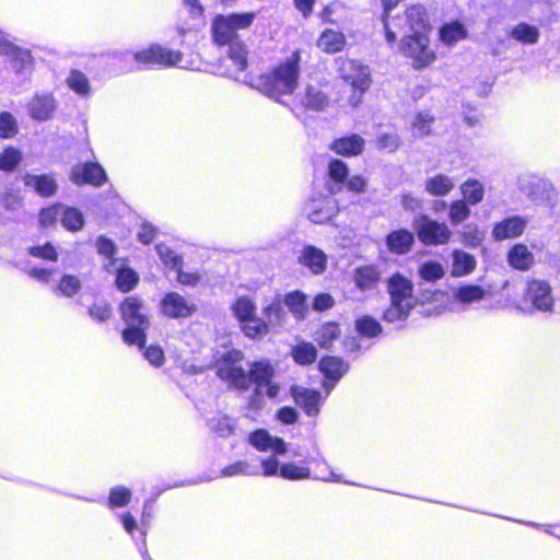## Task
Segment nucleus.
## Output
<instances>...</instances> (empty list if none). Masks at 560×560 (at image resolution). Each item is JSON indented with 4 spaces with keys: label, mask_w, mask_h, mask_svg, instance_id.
<instances>
[{
    "label": "nucleus",
    "mask_w": 560,
    "mask_h": 560,
    "mask_svg": "<svg viewBox=\"0 0 560 560\" xmlns=\"http://www.w3.org/2000/svg\"><path fill=\"white\" fill-rule=\"evenodd\" d=\"M448 208V218L453 224H459L470 215L468 203L462 199L452 201Z\"/></svg>",
    "instance_id": "57"
},
{
    "label": "nucleus",
    "mask_w": 560,
    "mask_h": 560,
    "mask_svg": "<svg viewBox=\"0 0 560 560\" xmlns=\"http://www.w3.org/2000/svg\"><path fill=\"white\" fill-rule=\"evenodd\" d=\"M338 71L340 78L353 88L350 103L358 105L361 101V95L369 90L371 84L369 67L352 59H339Z\"/></svg>",
    "instance_id": "5"
},
{
    "label": "nucleus",
    "mask_w": 560,
    "mask_h": 560,
    "mask_svg": "<svg viewBox=\"0 0 560 560\" xmlns=\"http://www.w3.org/2000/svg\"><path fill=\"white\" fill-rule=\"evenodd\" d=\"M88 314L97 323H104L112 318L113 308L107 302H94L88 308Z\"/></svg>",
    "instance_id": "58"
},
{
    "label": "nucleus",
    "mask_w": 560,
    "mask_h": 560,
    "mask_svg": "<svg viewBox=\"0 0 560 560\" xmlns=\"http://www.w3.org/2000/svg\"><path fill=\"white\" fill-rule=\"evenodd\" d=\"M341 336V327L338 322L328 320L320 324L313 332V339L319 348L329 350Z\"/></svg>",
    "instance_id": "21"
},
{
    "label": "nucleus",
    "mask_w": 560,
    "mask_h": 560,
    "mask_svg": "<svg viewBox=\"0 0 560 560\" xmlns=\"http://www.w3.org/2000/svg\"><path fill=\"white\" fill-rule=\"evenodd\" d=\"M508 261L514 269L527 271L534 265L535 258L525 244L518 243L509 250Z\"/></svg>",
    "instance_id": "29"
},
{
    "label": "nucleus",
    "mask_w": 560,
    "mask_h": 560,
    "mask_svg": "<svg viewBox=\"0 0 560 560\" xmlns=\"http://www.w3.org/2000/svg\"><path fill=\"white\" fill-rule=\"evenodd\" d=\"M231 310L240 324L241 331L248 339H261L270 332L269 323L256 315L257 306L249 296L236 298Z\"/></svg>",
    "instance_id": "3"
},
{
    "label": "nucleus",
    "mask_w": 560,
    "mask_h": 560,
    "mask_svg": "<svg viewBox=\"0 0 560 560\" xmlns=\"http://www.w3.org/2000/svg\"><path fill=\"white\" fill-rule=\"evenodd\" d=\"M459 237L464 246L469 248H477L483 241V233L477 225L467 224L460 232Z\"/></svg>",
    "instance_id": "53"
},
{
    "label": "nucleus",
    "mask_w": 560,
    "mask_h": 560,
    "mask_svg": "<svg viewBox=\"0 0 560 560\" xmlns=\"http://www.w3.org/2000/svg\"><path fill=\"white\" fill-rule=\"evenodd\" d=\"M0 205L5 211H15L22 206V197L19 191L8 189L1 195Z\"/></svg>",
    "instance_id": "63"
},
{
    "label": "nucleus",
    "mask_w": 560,
    "mask_h": 560,
    "mask_svg": "<svg viewBox=\"0 0 560 560\" xmlns=\"http://www.w3.org/2000/svg\"><path fill=\"white\" fill-rule=\"evenodd\" d=\"M355 287L361 291L375 289L381 281V271L375 265L359 266L352 273Z\"/></svg>",
    "instance_id": "22"
},
{
    "label": "nucleus",
    "mask_w": 560,
    "mask_h": 560,
    "mask_svg": "<svg viewBox=\"0 0 560 560\" xmlns=\"http://www.w3.org/2000/svg\"><path fill=\"white\" fill-rule=\"evenodd\" d=\"M82 284L80 279L70 273H65L60 277L58 283L54 288V292L57 295L73 298L81 290Z\"/></svg>",
    "instance_id": "43"
},
{
    "label": "nucleus",
    "mask_w": 560,
    "mask_h": 560,
    "mask_svg": "<svg viewBox=\"0 0 560 560\" xmlns=\"http://www.w3.org/2000/svg\"><path fill=\"white\" fill-rule=\"evenodd\" d=\"M67 85L78 95L88 96L91 92V85L88 77L78 70H72L67 80Z\"/></svg>",
    "instance_id": "49"
},
{
    "label": "nucleus",
    "mask_w": 560,
    "mask_h": 560,
    "mask_svg": "<svg viewBox=\"0 0 560 560\" xmlns=\"http://www.w3.org/2000/svg\"><path fill=\"white\" fill-rule=\"evenodd\" d=\"M308 463L314 467L312 470V479L326 482H340L342 480L341 476L335 474L323 457L311 458Z\"/></svg>",
    "instance_id": "41"
},
{
    "label": "nucleus",
    "mask_w": 560,
    "mask_h": 560,
    "mask_svg": "<svg viewBox=\"0 0 560 560\" xmlns=\"http://www.w3.org/2000/svg\"><path fill=\"white\" fill-rule=\"evenodd\" d=\"M140 282L138 272L127 265H121L115 271L114 284L121 293H129L133 291Z\"/></svg>",
    "instance_id": "30"
},
{
    "label": "nucleus",
    "mask_w": 560,
    "mask_h": 560,
    "mask_svg": "<svg viewBox=\"0 0 560 560\" xmlns=\"http://www.w3.org/2000/svg\"><path fill=\"white\" fill-rule=\"evenodd\" d=\"M16 133V120L9 113L0 115V138H12Z\"/></svg>",
    "instance_id": "64"
},
{
    "label": "nucleus",
    "mask_w": 560,
    "mask_h": 560,
    "mask_svg": "<svg viewBox=\"0 0 560 560\" xmlns=\"http://www.w3.org/2000/svg\"><path fill=\"white\" fill-rule=\"evenodd\" d=\"M62 208L63 205L59 202L42 208L38 212L39 226L44 230L55 228L61 221Z\"/></svg>",
    "instance_id": "42"
},
{
    "label": "nucleus",
    "mask_w": 560,
    "mask_h": 560,
    "mask_svg": "<svg viewBox=\"0 0 560 560\" xmlns=\"http://www.w3.org/2000/svg\"><path fill=\"white\" fill-rule=\"evenodd\" d=\"M522 300L525 304L544 313H551L555 308L552 287L545 279L528 278L525 282Z\"/></svg>",
    "instance_id": "6"
},
{
    "label": "nucleus",
    "mask_w": 560,
    "mask_h": 560,
    "mask_svg": "<svg viewBox=\"0 0 560 560\" xmlns=\"http://www.w3.org/2000/svg\"><path fill=\"white\" fill-rule=\"evenodd\" d=\"M244 354L241 350L231 349L222 353L213 363L215 375L229 387L245 392L248 389L247 371L242 365Z\"/></svg>",
    "instance_id": "4"
},
{
    "label": "nucleus",
    "mask_w": 560,
    "mask_h": 560,
    "mask_svg": "<svg viewBox=\"0 0 560 560\" xmlns=\"http://www.w3.org/2000/svg\"><path fill=\"white\" fill-rule=\"evenodd\" d=\"M290 355L298 365L308 366L316 362L318 353L312 342L302 340L291 348Z\"/></svg>",
    "instance_id": "34"
},
{
    "label": "nucleus",
    "mask_w": 560,
    "mask_h": 560,
    "mask_svg": "<svg viewBox=\"0 0 560 560\" xmlns=\"http://www.w3.org/2000/svg\"><path fill=\"white\" fill-rule=\"evenodd\" d=\"M511 37L525 45L536 44L539 39V30L526 23H520L511 31Z\"/></svg>",
    "instance_id": "45"
},
{
    "label": "nucleus",
    "mask_w": 560,
    "mask_h": 560,
    "mask_svg": "<svg viewBox=\"0 0 560 560\" xmlns=\"http://www.w3.org/2000/svg\"><path fill=\"white\" fill-rule=\"evenodd\" d=\"M413 228L418 240L427 246L445 245L452 237V231L446 223L433 220L427 214L419 215Z\"/></svg>",
    "instance_id": "7"
},
{
    "label": "nucleus",
    "mask_w": 560,
    "mask_h": 560,
    "mask_svg": "<svg viewBox=\"0 0 560 560\" xmlns=\"http://www.w3.org/2000/svg\"><path fill=\"white\" fill-rule=\"evenodd\" d=\"M95 247L98 255L109 259L110 266L116 262L115 255L117 253V246L113 240L105 235H100L95 241Z\"/></svg>",
    "instance_id": "54"
},
{
    "label": "nucleus",
    "mask_w": 560,
    "mask_h": 560,
    "mask_svg": "<svg viewBox=\"0 0 560 560\" xmlns=\"http://www.w3.org/2000/svg\"><path fill=\"white\" fill-rule=\"evenodd\" d=\"M389 305L382 314V318L387 323L406 320L416 305L413 300H399L395 298H389Z\"/></svg>",
    "instance_id": "26"
},
{
    "label": "nucleus",
    "mask_w": 560,
    "mask_h": 560,
    "mask_svg": "<svg viewBox=\"0 0 560 560\" xmlns=\"http://www.w3.org/2000/svg\"><path fill=\"white\" fill-rule=\"evenodd\" d=\"M298 261L307 268L311 273L318 276L327 269V255L320 248L314 245H305L301 250Z\"/></svg>",
    "instance_id": "17"
},
{
    "label": "nucleus",
    "mask_w": 560,
    "mask_h": 560,
    "mask_svg": "<svg viewBox=\"0 0 560 560\" xmlns=\"http://www.w3.org/2000/svg\"><path fill=\"white\" fill-rule=\"evenodd\" d=\"M405 19L409 34H423L430 32L425 10L421 5H413L406 11Z\"/></svg>",
    "instance_id": "33"
},
{
    "label": "nucleus",
    "mask_w": 560,
    "mask_h": 560,
    "mask_svg": "<svg viewBox=\"0 0 560 560\" xmlns=\"http://www.w3.org/2000/svg\"><path fill=\"white\" fill-rule=\"evenodd\" d=\"M160 313L166 318L185 319L194 316L198 306L194 301L176 291L166 292L159 303Z\"/></svg>",
    "instance_id": "9"
},
{
    "label": "nucleus",
    "mask_w": 560,
    "mask_h": 560,
    "mask_svg": "<svg viewBox=\"0 0 560 560\" xmlns=\"http://www.w3.org/2000/svg\"><path fill=\"white\" fill-rule=\"evenodd\" d=\"M399 49L412 60L416 68L427 67L435 60V54L430 48L429 33L406 34Z\"/></svg>",
    "instance_id": "8"
},
{
    "label": "nucleus",
    "mask_w": 560,
    "mask_h": 560,
    "mask_svg": "<svg viewBox=\"0 0 560 560\" xmlns=\"http://www.w3.org/2000/svg\"><path fill=\"white\" fill-rule=\"evenodd\" d=\"M56 110V100L51 94L36 95L28 104V113L36 120H47L51 118Z\"/></svg>",
    "instance_id": "25"
},
{
    "label": "nucleus",
    "mask_w": 560,
    "mask_h": 560,
    "mask_svg": "<svg viewBox=\"0 0 560 560\" xmlns=\"http://www.w3.org/2000/svg\"><path fill=\"white\" fill-rule=\"evenodd\" d=\"M337 214L336 201L324 197L313 201L308 219L315 224H325Z\"/></svg>",
    "instance_id": "27"
},
{
    "label": "nucleus",
    "mask_w": 560,
    "mask_h": 560,
    "mask_svg": "<svg viewBox=\"0 0 560 560\" xmlns=\"http://www.w3.org/2000/svg\"><path fill=\"white\" fill-rule=\"evenodd\" d=\"M22 152L8 145L0 153V170L7 173L13 172L22 162Z\"/></svg>",
    "instance_id": "48"
},
{
    "label": "nucleus",
    "mask_w": 560,
    "mask_h": 560,
    "mask_svg": "<svg viewBox=\"0 0 560 560\" xmlns=\"http://www.w3.org/2000/svg\"><path fill=\"white\" fill-rule=\"evenodd\" d=\"M452 257V276L463 277L475 270L477 262L472 255L460 249H454Z\"/></svg>",
    "instance_id": "35"
},
{
    "label": "nucleus",
    "mask_w": 560,
    "mask_h": 560,
    "mask_svg": "<svg viewBox=\"0 0 560 560\" xmlns=\"http://www.w3.org/2000/svg\"><path fill=\"white\" fill-rule=\"evenodd\" d=\"M346 46L345 35L336 30H325L317 39V47L326 54H336Z\"/></svg>",
    "instance_id": "31"
},
{
    "label": "nucleus",
    "mask_w": 560,
    "mask_h": 560,
    "mask_svg": "<svg viewBox=\"0 0 560 560\" xmlns=\"http://www.w3.org/2000/svg\"><path fill=\"white\" fill-rule=\"evenodd\" d=\"M291 396L294 402L303 409L308 417H316L319 413L320 393L301 386H292Z\"/></svg>",
    "instance_id": "15"
},
{
    "label": "nucleus",
    "mask_w": 560,
    "mask_h": 560,
    "mask_svg": "<svg viewBox=\"0 0 560 560\" xmlns=\"http://www.w3.org/2000/svg\"><path fill=\"white\" fill-rule=\"evenodd\" d=\"M527 225V221L520 215H513L497 222L492 229V237L495 241H504L521 236Z\"/></svg>",
    "instance_id": "16"
},
{
    "label": "nucleus",
    "mask_w": 560,
    "mask_h": 560,
    "mask_svg": "<svg viewBox=\"0 0 560 560\" xmlns=\"http://www.w3.org/2000/svg\"><path fill=\"white\" fill-rule=\"evenodd\" d=\"M118 312L125 324L121 330L124 343L144 348L147 331L151 326V317L144 300L138 294L126 295L118 304Z\"/></svg>",
    "instance_id": "1"
},
{
    "label": "nucleus",
    "mask_w": 560,
    "mask_h": 560,
    "mask_svg": "<svg viewBox=\"0 0 560 560\" xmlns=\"http://www.w3.org/2000/svg\"><path fill=\"white\" fill-rule=\"evenodd\" d=\"M0 54L8 55L12 58L13 68L18 73L30 68L32 56L30 51L23 50L10 44L0 33Z\"/></svg>",
    "instance_id": "24"
},
{
    "label": "nucleus",
    "mask_w": 560,
    "mask_h": 560,
    "mask_svg": "<svg viewBox=\"0 0 560 560\" xmlns=\"http://www.w3.org/2000/svg\"><path fill=\"white\" fill-rule=\"evenodd\" d=\"M302 50L294 49L268 74L264 82L267 95L278 98L292 94L299 84Z\"/></svg>",
    "instance_id": "2"
},
{
    "label": "nucleus",
    "mask_w": 560,
    "mask_h": 560,
    "mask_svg": "<svg viewBox=\"0 0 560 560\" xmlns=\"http://www.w3.org/2000/svg\"><path fill=\"white\" fill-rule=\"evenodd\" d=\"M453 189V180L444 174H436L425 180V190L434 197H444Z\"/></svg>",
    "instance_id": "38"
},
{
    "label": "nucleus",
    "mask_w": 560,
    "mask_h": 560,
    "mask_svg": "<svg viewBox=\"0 0 560 560\" xmlns=\"http://www.w3.org/2000/svg\"><path fill=\"white\" fill-rule=\"evenodd\" d=\"M355 331L364 338L373 339L382 335L381 323L371 315H362L354 322Z\"/></svg>",
    "instance_id": "37"
},
{
    "label": "nucleus",
    "mask_w": 560,
    "mask_h": 560,
    "mask_svg": "<svg viewBox=\"0 0 560 560\" xmlns=\"http://www.w3.org/2000/svg\"><path fill=\"white\" fill-rule=\"evenodd\" d=\"M282 303L292 313L295 319L303 320L307 315V295L301 290H293L284 294Z\"/></svg>",
    "instance_id": "32"
},
{
    "label": "nucleus",
    "mask_w": 560,
    "mask_h": 560,
    "mask_svg": "<svg viewBox=\"0 0 560 560\" xmlns=\"http://www.w3.org/2000/svg\"><path fill=\"white\" fill-rule=\"evenodd\" d=\"M349 364L337 355H323L318 361V371L325 381L334 386L348 372Z\"/></svg>",
    "instance_id": "14"
},
{
    "label": "nucleus",
    "mask_w": 560,
    "mask_h": 560,
    "mask_svg": "<svg viewBox=\"0 0 560 560\" xmlns=\"http://www.w3.org/2000/svg\"><path fill=\"white\" fill-rule=\"evenodd\" d=\"M130 500L131 491L124 486H118L109 490L107 505L110 509L125 508L129 504Z\"/></svg>",
    "instance_id": "52"
},
{
    "label": "nucleus",
    "mask_w": 560,
    "mask_h": 560,
    "mask_svg": "<svg viewBox=\"0 0 560 560\" xmlns=\"http://www.w3.org/2000/svg\"><path fill=\"white\" fill-rule=\"evenodd\" d=\"M326 88V84L310 80L299 93V102L306 109L316 112L326 109L330 103Z\"/></svg>",
    "instance_id": "12"
},
{
    "label": "nucleus",
    "mask_w": 560,
    "mask_h": 560,
    "mask_svg": "<svg viewBox=\"0 0 560 560\" xmlns=\"http://www.w3.org/2000/svg\"><path fill=\"white\" fill-rule=\"evenodd\" d=\"M328 177L338 185L345 184L349 176V168L347 164L338 159H332L328 163Z\"/></svg>",
    "instance_id": "56"
},
{
    "label": "nucleus",
    "mask_w": 560,
    "mask_h": 560,
    "mask_svg": "<svg viewBox=\"0 0 560 560\" xmlns=\"http://www.w3.org/2000/svg\"><path fill=\"white\" fill-rule=\"evenodd\" d=\"M467 36V31L459 22H451L440 30V39L443 44L452 46Z\"/></svg>",
    "instance_id": "44"
},
{
    "label": "nucleus",
    "mask_w": 560,
    "mask_h": 560,
    "mask_svg": "<svg viewBox=\"0 0 560 560\" xmlns=\"http://www.w3.org/2000/svg\"><path fill=\"white\" fill-rule=\"evenodd\" d=\"M387 292L389 298L399 300H413V284L411 280L400 272H395L387 280Z\"/></svg>",
    "instance_id": "28"
},
{
    "label": "nucleus",
    "mask_w": 560,
    "mask_h": 560,
    "mask_svg": "<svg viewBox=\"0 0 560 560\" xmlns=\"http://www.w3.org/2000/svg\"><path fill=\"white\" fill-rule=\"evenodd\" d=\"M364 142H331L329 148L342 156H355L363 151Z\"/></svg>",
    "instance_id": "60"
},
{
    "label": "nucleus",
    "mask_w": 560,
    "mask_h": 560,
    "mask_svg": "<svg viewBox=\"0 0 560 560\" xmlns=\"http://www.w3.org/2000/svg\"><path fill=\"white\" fill-rule=\"evenodd\" d=\"M140 349L143 350L145 360L154 368H161L165 363V353L161 346L150 345L147 347L144 345V348Z\"/></svg>",
    "instance_id": "61"
},
{
    "label": "nucleus",
    "mask_w": 560,
    "mask_h": 560,
    "mask_svg": "<svg viewBox=\"0 0 560 560\" xmlns=\"http://www.w3.org/2000/svg\"><path fill=\"white\" fill-rule=\"evenodd\" d=\"M27 254L34 258L51 262H57L59 259V254L50 242L28 247Z\"/></svg>",
    "instance_id": "51"
},
{
    "label": "nucleus",
    "mask_w": 560,
    "mask_h": 560,
    "mask_svg": "<svg viewBox=\"0 0 560 560\" xmlns=\"http://www.w3.org/2000/svg\"><path fill=\"white\" fill-rule=\"evenodd\" d=\"M464 201L468 205H477L482 201L485 189L477 179H467L460 186Z\"/></svg>",
    "instance_id": "47"
},
{
    "label": "nucleus",
    "mask_w": 560,
    "mask_h": 560,
    "mask_svg": "<svg viewBox=\"0 0 560 560\" xmlns=\"http://www.w3.org/2000/svg\"><path fill=\"white\" fill-rule=\"evenodd\" d=\"M248 387L254 383L257 389L266 388V395L270 398L278 396L280 386L272 382L275 369L268 360H257L250 363Z\"/></svg>",
    "instance_id": "11"
},
{
    "label": "nucleus",
    "mask_w": 560,
    "mask_h": 560,
    "mask_svg": "<svg viewBox=\"0 0 560 560\" xmlns=\"http://www.w3.org/2000/svg\"><path fill=\"white\" fill-rule=\"evenodd\" d=\"M488 295V291L478 284L459 285L454 292V299L460 304L479 302Z\"/></svg>",
    "instance_id": "36"
},
{
    "label": "nucleus",
    "mask_w": 560,
    "mask_h": 560,
    "mask_svg": "<svg viewBox=\"0 0 560 560\" xmlns=\"http://www.w3.org/2000/svg\"><path fill=\"white\" fill-rule=\"evenodd\" d=\"M443 266L434 260L424 261L419 267L420 277L429 282H435L444 277Z\"/></svg>",
    "instance_id": "55"
},
{
    "label": "nucleus",
    "mask_w": 560,
    "mask_h": 560,
    "mask_svg": "<svg viewBox=\"0 0 560 560\" xmlns=\"http://www.w3.org/2000/svg\"><path fill=\"white\" fill-rule=\"evenodd\" d=\"M433 122L434 117L430 113H419L411 125L412 136L418 138L430 136Z\"/></svg>",
    "instance_id": "50"
},
{
    "label": "nucleus",
    "mask_w": 560,
    "mask_h": 560,
    "mask_svg": "<svg viewBox=\"0 0 560 560\" xmlns=\"http://www.w3.org/2000/svg\"><path fill=\"white\" fill-rule=\"evenodd\" d=\"M23 182L25 186L32 187L40 197L44 198L54 196L58 189L56 179L49 174H25L23 176Z\"/></svg>",
    "instance_id": "23"
},
{
    "label": "nucleus",
    "mask_w": 560,
    "mask_h": 560,
    "mask_svg": "<svg viewBox=\"0 0 560 560\" xmlns=\"http://www.w3.org/2000/svg\"><path fill=\"white\" fill-rule=\"evenodd\" d=\"M70 179L78 186L101 187L107 182V175L98 163L84 162L72 168Z\"/></svg>",
    "instance_id": "13"
},
{
    "label": "nucleus",
    "mask_w": 560,
    "mask_h": 560,
    "mask_svg": "<svg viewBox=\"0 0 560 560\" xmlns=\"http://www.w3.org/2000/svg\"><path fill=\"white\" fill-rule=\"evenodd\" d=\"M249 443L259 452L273 451L275 454H285V442L278 436H271L265 429H256L249 434Z\"/></svg>",
    "instance_id": "18"
},
{
    "label": "nucleus",
    "mask_w": 560,
    "mask_h": 560,
    "mask_svg": "<svg viewBox=\"0 0 560 560\" xmlns=\"http://www.w3.org/2000/svg\"><path fill=\"white\" fill-rule=\"evenodd\" d=\"M312 468L306 465H299L293 462L281 465V478L285 480H305L311 479Z\"/></svg>",
    "instance_id": "46"
},
{
    "label": "nucleus",
    "mask_w": 560,
    "mask_h": 560,
    "mask_svg": "<svg viewBox=\"0 0 560 560\" xmlns=\"http://www.w3.org/2000/svg\"><path fill=\"white\" fill-rule=\"evenodd\" d=\"M226 74L237 77L247 67V51L244 44L235 42L229 47V52L224 59Z\"/></svg>",
    "instance_id": "20"
},
{
    "label": "nucleus",
    "mask_w": 560,
    "mask_h": 560,
    "mask_svg": "<svg viewBox=\"0 0 560 560\" xmlns=\"http://www.w3.org/2000/svg\"><path fill=\"white\" fill-rule=\"evenodd\" d=\"M225 19L230 23L233 31L236 33L240 30H246L248 28L254 20H255V13L248 12V13H241V14H229L225 15Z\"/></svg>",
    "instance_id": "62"
},
{
    "label": "nucleus",
    "mask_w": 560,
    "mask_h": 560,
    "mask_svg": "<svg viewBox=\"0 0 560 560\" xmlns=\"http://www.w3.org/2000/svg\"><path fill=\"white\" fill-rule=\"evenodd\" d=\"M214 40L220 45L232 44L236 34L225 19V15H218L212 23Z\"/></svg>",
    "instance_id": "39"
},
{
    "label": "nucleus",
    "mask_w": 560,
    "mask_h": 560,
    "mask_svg": "<svg viewBox=\"0 0 560 560\" xmlns=\"http://www.w3.org/2000/svg\"><path fill=\"white\" fill-rule=\"evenodd\" d=\"M60 222L67 231L72 233L81 231L85 224L84 215L81 210L70 206H63Z\"/></svg>",
    "instance_id": "40"
},
{
    "label": "nucleus",
    "mask_w": 560,
    "mask_h": 560,
    "mask_svg": "<svg viewBox=\"0 0 560 560\" xmlns=\"http://www.w3.org/2000/svg\"><path fill=\"white\" fill-rule=\"evenodd\" d=\"M126 57H131L135 62L144 66H163L172 67L176 66L182 60V54L177 50H172L160 45H151L148 49L135 52L132 55L127 54Z\"/></svg>",
    "instance_id": "10"
},
{
    "label": "nucleus",
    "mask_w": 560,
    "mask_h": 560,
    "mask_svg": "<svg viewBox=\"0 0 560 560\" xmlns=\"http://www.w3.org/2000/svg\"><path fill=\"white\" fill-rule=\"evenodd\" d=\"M386 248L394 255H406L415 245V235L407 229L390 231L385 237Z\"/></svg>",
    "instance_id": "19"
},
{
    "label": "nucleus",
    "mask_w": 560,
    "mask_h": 560,
    "mask_svg": "<svg viewBox=\"0 0 560 560\" xmlns=\"http://www.w3.org/2000/svg\"><path fill=\"white\" fill-rule=\"evenodd\" d=\"M264 315L271 324H281L285 318V311L282 305V301L279 299L273 300L269 305L264 308Z\"/></svg>",
    "instance_id": "59"
}]
</instances>
